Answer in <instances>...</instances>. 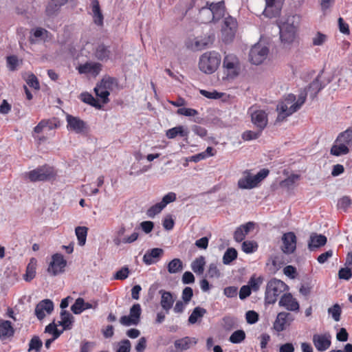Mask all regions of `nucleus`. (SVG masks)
Returning a JSON list of instances; mask_svg holds the SVG:
<instances>
[{
  "label": "nucleus",
  "instance_id": "nucleus-1",
  "mask_svg": "<svg viewBox=\"0 0 352 352\" xmlns=\"http://www.w3.org/2000/svg\"><path fill=\"white\" fill-rule=\"evenodd\" d=\"M195 8L198 11L197 18L202 23H216L225 16L224 1L216 3L204 0H192L189 9Z\"/></svg>",
  "mask_w": 352,
  "mask_h": 352
},
{
  "label": "nucleus",
  "instance_id": "nucleus-2",
  "mask_svg": "<svg viewBox=\"0 0 352 352\" xmlns=\"http://www.w3.org/2000/svg\"><path fill=\"white\" fill-rule=\"evenodd\" d=\"M221 61V55L214 51L208 52L199 58V69L207 74L214 73L219 67Z\"/></svg>",
  "mask_w": 352,
  "mask_h": 352
},
{
  "label": "nucleus",
  "instance_id": "nucleus-3",
  "mask_svg": "<svg viewBox=\"0 0 352 352\" xmlns=\"http://www.w3.org/2000/svg\"><path fill=\"white\" fill-rule=\"evenodd\" d=\"M287 287V285L280 280L275 278L270 279L266 285L265 303L267 305L274 304L278 297L284 292Z\"/></svg>",
  "mask_w": 352,
  "mask_h": 352
},
{
  "label": "nucleus",
  "instance_id": "nucleus-4",
  "mask_svg": "<svg viewBox=\"0 0 352 352\" xmlns=\"http://www.w3.org/2000/svg\"><path fill=\"white\" fill-rule=\"evenodd\" d=\"M54 167L47 164L39 166L36 168L26 173L27 178L32 182H47L56 177Z\"/></svg>",
  "mask_w": 352,
  "mask_h": 352
},
{
  "label": "nucleus",
  "instance_id": "nucleus-5",
  "mask_svg": "<svg viewBox=\"0 0 352 352\" xmlns=\"http://www.w3.org/2000/svg\"><path fill=\"white\" fill-rule=\"evenodd\" d=\"M280 38L285 44L292 43L296 37L297 27L294 24V16L278 23Z\"/></svg>",
  "mask_w": 352,
  "mask_h": 352
},
{
  "label": "nucleus",
  "instance_id": "nucleus-6",
  "mask_svg": "<svg viewBox=\"0 0 352 352\" xmlns=\"http://www.w3.org/2000/svg\"><path fill=\"white\" fill-rule=\"evenodd\" d=\"M67 262L60 253L52 255L51 261L47 268V273L52 276H56L65 272Z\"/></svg>",
  "mask_w": 352,
  "mask_h": 352
},
{
  "label": "nucleus",
  "instance_id": "nucleus-7",
  "mask_svg": "<svg viewBox=\"0 0 352 352\" xmlns=\"http://www.w3.org/2000/svg\"><path fill=\"white\" fill-rule=\"evenodd\" d=\"M142 314V308L139 303L133 304L129 311V314L127 316H122L120 318V323L126 327L131 325H138L140 321Z\"/></svg>",
  "mask_w": 352,
  "mask_h": 352
},
{
  "label": "nucleus",
  "instance_id": "nucleus-8",
  "mask_svg": "<svg viewBox=\"0 0 352 352\" xmlns=\"http://www.w3.org/2000/svg\"><path fill=\"white\" fill-rule=\"evenodd\" d=\"M268 53V47L258 43L250 49L249 60L251 63L258 65L266 59Z\"/></svg>",
  "mask_w": 352,
  "mask_h": 352
},
{
  "label": "nucleus",
  "instance_id": "nucleus-9",
  "mask_svg": "<svg viewBox=\"0 0 352 352\" xmlns=\"http://www.w3.org/2000/svg\"><path fill=\"white\" fill-rule=\"evenodd\" d=\"M236 27V21L234 18L230 15L224 18L222 34L223 41L225 43H230L234 39Z\"/></svg>",
  "mask_w": 352,
  "mask_h": 352
},
{
  "label": "nucleus",
  "instance_id": "nucleus-10",
  "mask_svg": "<svg viewBox=\"0 0 352 352\" xmlns=\"http://www.w3.org/2000/svg\"><path fill=\"white\" fill-rule=\"evenodd\" d=\"M312 342L318 352H324L331 345V336L329 332L315 333L313 335Z\"/></svg>",
  "mask_w": 352,
  "mask_h": 352
},
{
  "label": "nucleus",
  "instance_id": "nucleus-11",
  "mask_svg": "<svg viewBox=\"0 0 352 352\" xmlns=\"http://www.w3.org/2000/svg\"><path fill=\"white\" fill-rule=\"evenodd\" d=\"M117 48L113 45H106L104 43L99 44L95 50V57L100 61L106 62L116 58Z\"/></svg>",
  "mask_w": 352,
  "mask_h": 352
},
{
  "label": "nucleus",
  "instance_id": "nucleus-12",
  "mask_svg": "<svg viewBox=\"0 0 352 352\" xmlns=\"http://www.w3.org/2000/svg\"><path fill=\"white\" fill-rule=\"evenodd\" d=\"M252 108L249 109V113L251 116V121L253 124L260 131H263L264 129L267 126L268 122L267 114L264 110L258 109L252 111Z\"/></svg>",
  "mask_w": 352,
  "mask_h": 352
},
{
  "label": "nucleus",
  "instance_id": "nucleus-13",
  "mask_svg": "<svg viewBox=\"0 0 352 352\" xmlns=\"http://www.w3.org/2000/svg\"><path fill=\"white\" fill-rule=\"evenodd\" d=\"M214 35H205L204 36H197L192 41L187 43V47L194 51H200L208 47L214 41Z\"/></svg>",
  "mask_w": 352,
  "mask_h": 352
},
{
  "label": "nucleus",
  "instance_id": "nucleus-14",
  "mask_svg": "<svg viewBox=\"0 0 352 352\" xmlns=\"http://www.w3.org/2000/svg\"><path fill=\"white\" fill-rule=\"evenodd\" d=\"M67 128L69 131H73L76 133H82L87 128V123L79 117L67 114L66 116Z\"/></svg>",
  "mask_w": 352,
  "mask_h": 352
},
{
  "label": "nucleus",
  "instance_id": "nucleus-15",
  "mask_svg": "<svg viewBox=\"0 0 352 352\" xmlns=\"http://www.w3.org/2000/svg\"><path fill=\"white\" fill-rule=\"evenodd\" d=\"M283 245L281 250L285 254L294 253L296 249V236L293 232L283 234L282 236Z\"/></svg>",
  "mask_w": 352,
  "mask_h": 352
},
{
  "label": "nucleus",
  "instance_id": "nucleus-16",
  "mask_svg": "<svg viewBox=\"0 0 352 352\" xmlns=\"http://www.w3.org/2000/svg\"><path fill=\"white\" fill-rule=\"evenodd\" d=\"M223 65L227 70L228 76L233 78L239 75V60L235 56L226 55L223 59Z\"/></svg>",
  "mask_w": 352,
  "mask_h": 352
},
{
  "label": "nucleus",
  "instance_id": "nucleus-17",
  "mask_svg": "<svg viewBox=\"0 0 352 352\" xmlns=\"http://www.w3.org/2000/svg\"><path fill=\"white\" fill-rule=\"evenodd\" d=\"M54 309V302L50 299H44L40 301L36 306L34 314L36 318L41 320L45 317V311L50 314Z\"/></svg>",
  "mask_w": 352,
  "mask_h": 352
},
{
  "label": "nucleus",
  "instance_id": "nucleus-18",
  "mask_svg": "<svg viewBox=\"0 0 352 352\" xmlns=\"http://www.w3.org/2000/svg\"><path fill=\"white\" fill-rule=\"evenodd\" d=\"M102 67V64L98 62H86L79 65L77 70L80 74H91L96 77L100 73Z\"/></svg>",
  "mask_w": 352,
  "mask_h": 352
},
{
  "label": "nucleus",
  "instance_id": "nucleus-19",
  "mask_svg": "<svg viewBox=\"0 0 352 352\" xmlns=\"http://www.w3.org/2000/svg\"><path fill=\"white\" fill-rule=\"evenodd\" d=\"M294 320V316L288 312H280L275 320L274 323V329L280 332L285 329L286 326L289 324Z\"/></svg>",
  "mask_w": 352,
  "mask_h": 352
},
{
  "label": "nucleus",
  "instance_id": "nucleus-20",
  "mask_svg": "<svg viewBox=\"0 0 352 352\" xmlns=\"http://www.w3.org/2000/svg\"><path fill=\"white\" fill-rule=\"evenodd\" d=\"M164 254L163 249L160 248H154L146 250L144 254L142 261L146 265H151L157 263Z\"/></svg>",
  "mask_w": 352,
  "mask_h": 352
},
{
  "label": "nucleus",
  "instance_id": "nucleus-21",
  "mask_svg": "<svg viewBox=\"0 0 352 352\" xmlns=\"http://www.w3.org/2000/svg\"><path fill=\"white\" fill-rule=\"evenodd\" d=\"M280 307H285L288 311H298L300 306L298 302L290 293L284 294L278 302Z\"/></svg>",
  "mask_w": 352,
  "mask_h": 352
},
{
  "label": "nucleus",
  "instance_id": "nucleus-22",
  "mask_svg": "<svg viewBox=\"0 0 352 352\" xmlns=\"http://www.w3.org/2000/svg\"><path fill=\"white\" fill-rule=\"evenodd\" d=\"M159 294L161 295L160 305L166 314H168L170 309L173 308L175 300V297L170 292L164 289H160Z\"/></svg>",
  "mask_w": 352,
  "mask_h": 352
},
{
  "label": "nucleus",
  "instance_id": "nucleus-23",
  "mask_svg": "<svg viewBox=\"0 0 352 352\" xmlns=\"http://www.w3.org/2000/svg\"><path fill=\"white\" fill-rule=\"evenodd\" d=\"M15 333V330L10 320H0V340L4 341L12 338Z\"/></svg>",
  "mask_w": 352,
  "mask_h": 352
},
{
  "label": "nucleus",
  "instance_id": "nucleus-24",
  "mask_svg": "<svg viewBox=\"0 0 352 352\" xmlns=\"http://www.w3.org/2000/svg\"><path fill=\"white\" fill-rule=\"evenodd\" d=\"M283 1L284 0H265L264 13L270 17L276 16L280 12Z\"/></svg>",
  "mask_w": 352,
  "mask_h": 352
},
{
  "label": "nucleus",
  "instance_id": "nucleus-25",
  "mask_svg": "<svg viewBox=\"0 0 352 352\" xmlns=\"http://www.w3.org/2000/svg\"><path fill=\"white\" fill-rule=\"evenodd\" d=\"M327 242V237L323 234L312 233L308 241V248L312 251L316 248L324 246Z\"/></svg>",
  "mask_w": 352,
  "mask_h": 352
},
{
  "label": "nucleus",
  "instance_id": "nucleus-26",
  "mask_svg": "<svg viewBox=\"0 0 352 352\" xmlns=\"http://www.w3.org/2000/svg\"><path fill=\"white\" fill-rule=\"evenodd\" d=\"M91 6L94 23L98 26H102L104 23V16L98 0H91Z\"/></svg>",
  "mask_w": 352,
  "mask_h": 352
},
{
  "label": "nucleus",
  "instance_id": "nucleus-27",
  "mask_svg": "<svg viewBox=\"0 0 352 352\" xmlns=\"http://www.w3.org/2000/svg\"><path fill=\"white\" fill-rule=\"evenodd\" d=\"M287 103L283 101L279 102L277 105V111L278 114L276 118L277 122H283L287 117L292 115L295 111H293L292 104L289 107Z\"/></svg>",
  "mask_w": 352,
  "mask_h": 352
},
{
  "label": "nucleus",
  "instance_id": "nucleus-28",
  "mask_svg": "<svg viewBox=\"0 0 352 352\" xmlns=\"http://www.w3.org/2000/svg\"><path fill=\"white\" fill-rule=\"evenodd\" d=\"M322 71L317 76V77L309 85L307 88V91L309 94L310 96L314 99L318 95V94L324 87L320 80V78Z\"/></svg>",
  "mask_w": 352,
  "mask_h": 352
},
{
  "label": "nucleus",
  "instance_id": "nucleus-29",
  "mask_svg": "<svg viewBox=\"0 0 352 352\" xmlns=\"http://www.w3.org/2000/svg\"><path fill=\"white\" fill-rule=\"evenodd\" d=\"M60 314L61 320L58 321V325L63 327L65 331L72 329L74 322L72 314L67 310H61Z\"/></svg>",
  "mask_w": 352,
  "mask_h": 352
},
{
  "label": "nucleus",
  "instance_id": "nucleus-30",
  "mask_svg": "<svg viewBox=\"0 0 352 352\" xmlns=\"http://www.w3.org/2000/svg\"><path fill=\"white\" fill-rule=\"evenodd\" d=\"M188 133V129L186 126L178 125L167 130L166 135L168 139H174L177 135L187 139Z\"/></svg>",
  "mask_w": 352,
  "mask_h": 352
},
{
  "label": "nucleus",
  "instance_id": "nucleus-31",
  "mask_svg": "<svg viewBox=\"0 0 352 352\" xmlns=\"http://www.w3.org/2000/svg\"><path fill=\"white\" fill-rule=\"evenodd\" d=\"M94 91L102 104H107L109 102L110 92L108 91V89L103 86L100 81L97 82Z\"/></svg>",
  "mask_w": 352,
  "mask_h": 352
},
{
  "label": "nucleus",
  "instance_id": "nucleus-32",
  "mask_svg": "<svg viewBox=\"0 0 352 352\" xmlns=\"http://www.w3.org/2000/svg\"><path fill=\"white\" fill-rule=\"evenodd\" d=\"M335 140L338 141L342 145L346 146L349 149L351 150L352 128L349 127L345 131L340 133Z\"/></svg>",
  "mask_w": 352,
  "mask_h": 352
},
{
  "label": "nucleus",
  "instance_id": "nucleus-33",
  "mask_svg": "<svg viewBox=\"0 0 352 352\" xmlns=\"http://www.w3.org/2000/svg\"><path fill=\"white\" fill-rule=\"evenodd\" d=\"M30 34L31 36L30 37V42L32 44L35 43L36 39L38 38L45 41H47L49 36L51 35V34L47 30L40 27L32 29L30 32Z\"/></svg>",
  "mask_w": 352,
  "mask_h": 352
},
{
  "label": "nucleus",
  "instance_id": "nucleus-34",
  "mask_svg": "<svg viewBox=\"0 0 352 352\" xmlns=\"http://www.w3.org/2000/svg\"><path fill=\"white\" fill-rule=\"evenodd\" d=\"M207 313L205 308L197 306L195 307L190 314L188 322L190 324H195L201 321L203 317Z\"/></svg>",
  "mask_w": 352,
  "mask_h": 352
},
{
  "label": "nucleus",
  "instance_id": "nucleus-35",
  "mask_svg": "<svg viewBox=\"0 0 352 352\" xmlns=\"http://www.w3.org/2000/svg\"><path fill=\"white\" fill-rule=\"evenodd\" d=\"M197 343V340L195 338L186 336L181 339L176 340L174 342V346L177 349L187 350L190 349L192 344L195 345Z\"/></svg>",
  "mask_w": 352,
  "mask_h": 352
},
{
  "label": "nucleus",
  "instance_id": "nucleus-36",
  "mask_svg": "<svg viewBox=\"0 0 352 352\" xmlns=\"http://www.w3.org/2000/svg\"><path fill=\"white\" fill-rule=\"evenodd\" d=\"M237 184L241 189H252L257 186L258 183L255 180L254 176L248 173L247 176L239 179Z\"/></svg>",
  "mask_w": 352,
  "mask_h": 352
},
{
  "label": "nucleus",
  "instance_id": "nucleus-37",
  "mask_svg": "<svg viewBox=\"0 0 352 352\" xmlns=\"http://www.w3.org/2000/svg\"><path fill=\"white\" fill-rule=\"evenodd\" d=\"M351 150L346 146L342 145L338 141L334 140L331 148L330 154L333 156L340 157L350 153Z\"/></svg>",
  "mask_w": 352,
  "mask_h": 352
},
{
  "label": "nucleus",
  "instance_id": "nucleus-38",
  "mask_svg": "<svg viewBox=\"0 0 352 352\" xmlns=\"http://www.w3.org/2000/svg\"><path fill=\"white\" fill-rule=\"evenodd\" d=\"M79 98L84 103H86L93 107H95L97 109H100L102 107L100 100L94 98L89 92L85 91L81 93L79 96Z\"/></svg>",
  "mask_w": 352,
  "mask_h": 352
},
{
  "label": "nucleus",
  "instance_id": "nucleus-39",
  "mask_svg": "<svg viewBox=\"0 0 352 352\" xmlns=\"http://www.w3.org/2000/svg\"><path fill=\"white\" fill-rule=\"evenodd\" d=\"M206 265V258L203 256L196 258L191 263L192 270L197 274H202Z\"/></svg>",
  "mask_w": 352,
  "mask_h": 352
},
{
  "label": "nucleus",
  "instance_id": "nucleus-40",
  "mask_svg": "<svg viewBox=\"0 0 352 352\" xmlns=\"http://www.w3.org/2000/svg\"><path fill=\"white\" fill-rule=\"evenodd\" d=\"M88 232V228L85 226H77L75 228V234L77 237L78 244L80 246L85 245Z\"/></svg>",
  "mask_w": 352,
  "mask_h": 352
},
{
  "label": "nucleus",
  "instance_id": "nucleus-41",
  "mask_svg": "<svg viewBox=\"0 0 352 352\" xmlns=\"http://www.w3.org/2000/svg\"><path fill=\"white\" fill-rule=\"evenodd\" d=\"M36 265V260L34 258H31L30 263L27 265L26 272L24 275V279L25 281L30 282L35 277Z\"/></svg>",
  "mask_w": 352,
  "mask_h": 352
},
{
  "label": "nucleus",
  "instance_id": "nucleus-42",
  "mask_svg": "<svg viewBox=\"0 0 352 352\" xmlns=\"http://www.w3.org/2000/svg\"><path fill=\"white\" fill-rule=\"evenodd\" d=\"M238 252L234 248H228L223 254V263L224 265H230L237 258Z\"/></svg>",
  "mask_w": 352,
  "mask_h": 352
},
{
  "label": "nucleus",
  "instance_id": "nucleus-43",
  "mask_svg": "<svg viewBox=\"0 0 352 352\" xmlns=\"http://www.w3.org/2000/svg\"><path fill=\"white\" fill-rule=\"evenodd\" d=\"M61 7L50 0L45 8V14L48 18H54L58 15Z\"/></svg>",
  "mask_w": 352,
  "mask_h": 352
},
{
  "label": "nucleus",
  "instance_id": "nucleus-44",
  "mask_svg": "<svg viewBox=\"0 0 352 352\" xmlns=\"http://www.w3.org/2000/svg\"><path fill=\"white\" fill-rule=\"evenodd\" d=\"M183 267V262L179 258H173L167 265V270L170 274L178 273Z\"/></svg>",
  "mask_w": 352,
  "mask_h": 352
},
{
  "label": "nucleus",
  "instance_id": "nucleus-45",
  "mask_svg": "<svg viewBox=\"0 0 352 352\" xmlns=\"http://www.w3.org/2000/svg\"><path fill=\"white\" fill-rule=\"evenodd\" d=\"M43 346V342L38 336H34L28 344V352H41Z\"/></svg>",
  "mask_w": 352,
  "mask_h": 352
},
{
  "label": "nucleus",
  "instance_id": "nucleus-46",
  "mask_svg": "<svg viewBox=\"0 0 352 352\" xmlns=\"http://www.w3.org/2000/svg\"><path fill=\"white\" fill-rule=\"evenodd\" d=\"M327 312L336 322L340 320L342 307L338 303H335L333 306L328 308Z\"/></svg>",
  "mask_w": 352,
  "mask_h": 352
},
{
  "label": "nucleus",
  "instance_id": "nucleus-47",
  "mask_svg": "<svg viewBox=\"0 0 352 352\" xmlns=\"http://www.w3.org/2000/svg\"><path fill=\"white\" fill-rule=\"evenodd\" d=\"M100 81L108 89L109 92H111L113 87H116L118 84V80L116 78L109 76L103 77Z\"/></svg>",
  "mask_w": 352,
  "mask_h": 352
},
{
  "label": "nucleus",
  "instance_id": "nucleus-48",
  "mask_svg": "<svg viewBox=\"0 0 352 352\" xmlns=\"http://www.w3.org/2000/svg\"><path fill=\"white\" fill-rule=\"evenodd\" d=\"M300 175L298 174H291L286 179L283 180L280 185L281 187L287 188L288 189L292 188L295 183L300 179Z\"/></svg>",
  "mask_w": 352,
  "mask_h": 352
},
{
  "label": "nucleus",
  "instance_id": "nucleus-49",
  "mask_svg": "<svg viewBox=\"0 0 352 352\" xmlns=\"http://www.w3.org/2000/svg\"><path fill=\"white\" fill-rule=\"evenodd\" d=\"M245 339V333L242 329L234 331L230 336L229 341L232 344L241 343Z\"/></svg>",
  "mask_w": 352,
  "mask_h": 352
},
{
  "label": "nucleus",
  "instance_id": "nucleus-50",
  "mask_svg": "<svg viewBox=\"0 0 352 352\" xmlns=\"http://www.w3.org/2000/svg\"><path fill=\"white\" fill-rule=\"evenodd\" d=\"M263 278L262 276L256 278L255 275H253L250 277L247 285L250 286L251 290L257 292L263 283Z\"/></svg>",
  "mask_w": 352,
  "mask_h": 352
},
{
  "label": "nucleus",
  "instance_id": "nucleus-51",
  "mask_svg": "<svg viewBox=\"0 0 352 352\" xmlns=\"http://www.w3.org/2000/svg\"><path fill=\"white\" fill-rule=\"evenodd\" d=\"M242 250L246 254H252L258 249V244L254 241H245L243 242Z\"/></svg>",
  "mask_w": 352,
  "mask_h": 352
},
{
  "label": "nucleus",
  "instance_id": "nucleus-52",
  "mask_svg": "<svg viewBox=\"0 0 352 352\" xmlns=\"http://www.w3.org/2000/svg\"><path fill=\"white\" fill-rule=\"evenodd\" d=\"M165 207L160 201L151 206L146 211V215L150 218H154L155 215L160 213Z\"/></svg>",
  "mask_w": 352,
  "mask_h": 352
},
{
  "label": "nucleus",
  "instance_id": "nucleus-53",
  "mask_svg": "<svg viewBox=\"0 0 352 352\" xmlns=\"http://www.w3.org/2000/svg\"><path fill=\"white\" fill-rule=\"evenodd\" d=\"M63 331V329L62 330L57 329L56 324L54 322L49 324L45 329V332L51 333L52 335V338L56 340L60 337Z\"/></svg>",
  "mask_w": 352,
  "mask_h": 352
},
{
  "label": "nucleus",
  "instance_id": "nucleus-54",
  "mask_svg": "<svg viewBox=\"0 0 352 352\" xmlns=\"http://www.w3.org/2000/svg\"><path fill=\"white\" fill-rule=\"evenodd\" d=\"M84 305V299L82 298H78L74 303L71 306V311L74 314H80L85 311V308H83Z\"/></svg>",
  "mask_w": 352,
  "mask_h": 352
},
{
  "label": "nucleus",
  "instance_id": "nucleus-55",
  "mask_svg": "<svg viewBox=\"0 0 352 352\" xmlns=\"http://www.w3.org/2000/svg\"><path fill=\"white\" fill-rule=\"evenodd\" d=\"M6 63L8 69L14 72L19 66V59L16 55H9L6 57Z\"/></svg>",
  "mask_w": 352,
  "mask_h": 352
},
{
  "label": "nucleus",
  "instance_id": "nucleus-56",
  "mask_svg": "<svg viewBox=\"0 0 352 352\" xmlns=\"http://www.w3.org/2000/svg\"><path fill=\"white\" fill-rule=\"evenodd\" d=\"M129 274V270L127 266H124L118 270L113 275L115 280H123L128 278Z\"/></svg>",
  "mask_w": 352,
  "mask_h": 352
},
{
  "label": "nucleus",
  "instance_id": "nucleus-57",
  "mask_svg": "<svg viewBox=\"0 0 352 352\" xmlns=\"http://www.w3.org/2000/svg\"><path fill=\"white\" fill-rule=\"evenodd\" d=\"M26 83L36 90L40 89V84L37 77L32 73L30 74L25 79Z\"/></svg>",
  "mask_w": 352,
  "mask_h": 352
},
{
  "label": "nucleus",
  "instance_id": "nucleus-58",
  "mask_svg": "<svg viewBox=\"0 0 352 352\" xmlns=\"http://www.w3.org/2000/svg\"><path fill=\"white\" fill-rule=\"evenodd\" d=\"M258 314L254 310H250L245 313V320L250 324H254L256 323L258 321Z\"/></svg>",
  "mask_w": 352,
  "mask_h": 352
},
{
  "label": "nucleus",
  "instance_id": "nucleus-59",
  "mask_svg": "<svg viewBox=\"0 0 352 352\" xmlns=\"http://www.w3.org/2000/svg\"><path fill=\"white\" fill-rule=\"evenodd\" d=\"M261 132L260 130L258 131H246L243 133L242 138L245 141L256 140L260 137Z\"/></svg>",
  "mask_w": 352,
  "mask_h": 352
},
{
  "label": "nucleus",
  "instance_id": "nucleus-60",
  "mask_svg": "<svg viewBox=\"0 0 352 352\" xmlns=\"http://www.w3.org/2000/svg\"><path fill=\"white\" fill-rule=\"evenodd\" d=\"M200 94L203 96L209 99H220L223 96V93L219 92L216 90L209 91L205 89H201Z\"/></svg>",
  "mask_w": 352,
  "mask_h": 352
},
{
  "label": "nucleus",
  "instance_id": "nucleus-61",
  "mask_svg": "<svg viewBox=\"0 0 352 352\" xmlns=\"http://www.w3.org/2000/svg\"><path fill=\"white\" fill-rule=\"evenodd\" d=\"M177 113L178 115L191 117L197 115L198 111L192 108L181 107L177 110Z\"/></svg>",
  "mask_w": 352,
  "mask_h": 352
},
{
  "label": "nucleus",
  "instance_id": "nucleus-62",
  "mask_svg": "<svg viewBox=\"0 0 352 352\" xmlns=\"http://www.w3.org/2000/svg\"><path fill=\"white\" fill-rule=\"evenodd\" d=\"M326 41L327 35L320 32H317L316 34L312 39V43L314 46H320L323 45Z\"/></svg>",
  "mask_w": 352,
  "mask_h": 352
},
{
  "label": "nucleus",
  "instance_id": "nucleus-63",
  "mask_svg": "<svg viewBox=\"0 0 352 352\" xmlns=\"http://www.w3.org/2000/svg\"><path fill=\"white\" fill-rule=\"evenodd\" d=\"M351 204V199L347 196H344L338 200V208L346 212L347 209L350 207Z\"/></svg>",
  "mask_w": 352,
  "mask_h": 352
},
{
  "label": "nucleus",
  "instance_id": "nucleus-64",
  "mask_svg": "<svg viewBox=\"0 0 352 352\" xmlns=\"http://www.w3.org/2000/svg\"><path fill=\"white\" fill-rule=\"evenodd\" d=\"M193 296V290L190 287H186L182 291V300L186 303L188 304V302L191 300Z\"/></svg>",
  "mask_w": 352,
  "mask_h": 352
}]
</instances>
